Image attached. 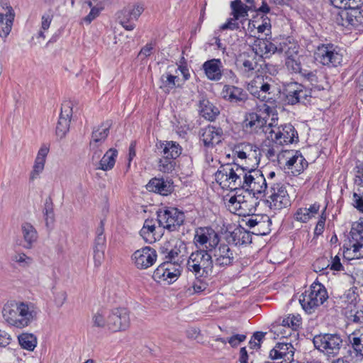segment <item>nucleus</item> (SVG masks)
Here are the masks:
<instances>
[{
    "instance_id": "nucleus-48",
    "label": "nucleus",
    "mask_w": 363,
    "mask_h": 363,
    "mask_svg": "<svg viewBox=\"0 0 363 363\" xmlns=\"http://www.w3.org/2000/svg\"><path fill=\"white\" fill-rule=\"evenodd\" d=\"M236 198L230 197L227 203L229 211L239 216L245 214L248 207H245L243 204L238 203Z\"/></svg>"
},
{
    "instance_id": "nucleus-60",
    "label": "nucleus",
    "mask_w": 363,
    "mask_h": 363,
    "mask_svg": "<svg viewBox=\"0 0 363 363\" xmlns=\"http://www.w3.org/2000/svg\"><path fill=\"white\" fill-rule=\"evenodd\" d=\"M295 218L296 220L306 223L311 218L306 208H298L295 214Z\"/></svg>"
},
{
    "instance_id": "nucleus-13",
    "label": "nucleus",
    "mask_w": 363,
    "mask_h": 363,
    "mask_svg": "<svg viewBox=\"0 0 363 363\" xmlns=\"http://www.w3.org/2000/svg\"><path fill=\"white\" fill-rule=\"evenodd\" d=\"M130 323L129 311L125 308H115L108 315V329L112 332L125 330Z\"/></svg>"
},
{
    "instance_id": "nucleus-51",
    "label": "nucleus",
    "mask_w": 363,
    "mask_h": 363,
    "mask_svg": "<svg viewBox=\"0 0 363 363\" xmlns=\"http://www.w3.org/2000/svg\"><path fill=\"white\" fill-rule=\"evenodd\" d=\"M118 19L119 23L127 30H132L135 28V24L131 23L133 18L123 13V9L118 13Z\"/></svg>"
},
{
    "instance_id": "nucleus-62",
    "label": "nucleus",
    "mask_w": 363,
    "mask_h": 363,
    "mask_svg": "<svg viewBox=\"0 0 363 363\" xmlns=\"http://www.w3.org/2000/svg\"><path fill=\"white\" fill-rule=\"evenodd\" d=\"M53 14L52 11L50 9L48 13H46L42 16L41 29L46 30L49 28L50 23L52 21Z\"/></svg>"
},
{
    "instance_id": "nucleus-15",
    "label": "nucleus",
    "mask_w": 363,
    "mask_h": 363,
    "mask_svg": "<svg viewBox=\"0 0 363 363\" xmlns=\"http://www.w3.org/2000/svg\"><path fill=\"white\" fill-rule=\"evenodd\" d=\"M337 22L346 28L351 26L358 28L363 26V11L360 7L344 9L339 13Z\"/></svg>"
},
{
    "instance_id": "nucleus-11",
    "label": "nucleus",
    "mask_w": 363,
    "mask_h": 363,
    "mask_svg": "<svg viewBox=\"0 0 363 363\" xmlns=\"http://www.w3.org/2000/svg\"><path fill=\"white\" fill-rule=\"evenodd\" d=\"M218 233L210 227H200L196 229L194 243L201 250H209L212 252L219 244Z\"/></svg>"
},
{
    "instance_id": "nucleus-58",
    "label": "nucleus",
    "mask_w": 363,
    "mask_h": 363,
    "mask_svg": "<svg viewBox=\"0 0 363 363\" xmlns=\"http://www.w3.org/2000/svg\"><path fill=\"white\" fill-rule=\"evenodd\" d=\"M298 103L305 104L308 101V98L311 97V91L305 88L302 84H301V87H298Z\"/></svg>"
},
{
    "instance_id": "nucleus-14",
    "label": "nucleus",
    "mask_w": 363,
    "mask_h": 363,
    "mask_svg": "<svg viewBox=\"0 0 363 363\" xmlns=\"http://www.w3.org/2000/svg\"><path fill=\"white\" fill-rule=\"evenodd\" d=\"M240 165L227 164L221 166L215 174L216 181L224 186L229 187L231 189H236V184Z\"/></svg>"
},
{
    "instance_id": "nucleus-3",
    "label": "nucleus",
    "mask_w": 363,
    "mask_h": 363,
    "mask_svg": "<svg viewBox=\"0 0 363 363\" xmlns=\"http://www.w3.org/2000/svg\"><path fill=\"white\" fill-rule=\"evenodd\" d=\"M236 184V189H242L248 191V197L252 199L250 192L255 194L263 195L266 191L269 183L262 174V172L257 168L247 166H240Z\"/></svg>"
},
{
    "instance_id": "nucleus-6",
    "label": "nucleus",
    "mask_w": 363,
    "mask_h": 363,
    "mask_svg": "<svg viewBox=\"0 0 363 363\" xmlns=\"http://www.w3.org/2000/svg\"><path fill=\"white\" fill-rule=\"evenodd\" d=\"M209 250L198 249L193 252L186 263V267L196 277H204L213 267V259Z\"/></svg>"
},
{
    "instance_id": "nucleus-2",
    "label": "nucleus",
    "mask_w": 363,
    "mask_h": 363,
    "mask_svg": "<svg viewBox=\"0 0 363 363\" xmlns=\"http://www.w3.org/2000/svg\"><path fill=\"white\" fill-rule=\"evenodd\" d=\"M39 310L33 303H6L2 311L4 320L11 325L22 328L37 319Z\"/></svg>"
},
{
    "instance_id": "nucleus-46",
    "label": "nucleus",
    "mask_w": 363,
    "mask_h": 363,
    "mask_svg": "<svg viewBox=\"0 0 363 363\" xmlns=\"http://www.w3.org/2000/svg\"><path fill=\"white\" fill-rule=\"evenodd\" d=\"M265 80V77L257 76L247 85V90L255 97L260 96L259 89H261L262 83Z\"/></svg>"
},
{
    "instance_id": "nucleus-42",
    "label": "nucleus",
    "mask_w": 363,
    "mask_h": 363,
    "mask_svg": "<svg viewBox=\"0 0 363 363\" xmlns=\"http://www.w3.org/2000/svg\"><path fill=\"white\" fill-rule=\"evenodd\" d=\"M273 88H274V85L272 77H265V80L264 83H262V88L259 89L260 96L257 98L262 101H269L271 98L267 97V95L271 94Z\"/></svg>"
},
{
    "instance_id": "nucleus-22",
    "label": "nucleus",
    "mask_w": 363,
    "mask_h": 363,
    "mask_svg": "<svg viewBox=\"0 0 363 363\" xmlns=\"http://www.w3.org/2000/svg\"><path fill=\"white\" fill-rule=\"evenodd\" d=\"M72 116V108L69 103L62 104L56 127V135L60 139L65 138L69 130Z\"/></svg>"
},
{
    "instance_id": "nucleus-52",
    "label": "nucleus",
    "mask_w": 363,
    "mask_h": 363,
    "mask_svg": "<svg viewBox=\"0 0 363 363\" xmlns=\"http://www.w3.org/2000/svg\"><path fill=\"white\" fill-rule=\"evenodd\" d=\"M102 145H99V144H95L94 147L89 143L90 151L91 152V162L94 166H96L99 163V159L100 158L103 150L101 148Z\"/></svg>"
},
{
    "instance_id": "nucleus-30",
    "label": "nucleus",
    "mask_w": 363,
    "mask_h": 363,
    "mask_svg": "<svg viewBox=\"0 0 363 363\" xmlns=\"http://www.w3.org/2000/svg\"><path fill=\"white\" fill-rule=\"evenodd\" d=\"M21 232L25 242L24 247L31 249L38 240L37 230L30 223L25 222L21 225Z\"/></svg>"
},
{
    "instance_id": "nucleus-29",
    "label": "nucleus",
    "mask_w": 363,
    "mask_h": 363,
    "mask_svg": "<svg viewBox=\"0 0 363 363\" xmlns=\"http://www.w3.org/2000/svg\"><path fill=\"white\" fill-rule=\"evenodd\" d=\"M110 126L111 124L108 122H106L94 127L89 143H91L94 147L95 144L102 145L109 134Z\"/></svg>"
},
{
    "instance_id": "nucleus-61",
    "label": "nucleus",
    "mask_w": 363,
    "mask_h": 363,
    "mask_svg": "<svg viewBox=\"0 0 363 363\" xmlns=\"http://www.w3.org/2000/svg\"><path fill=\"white\" fill-rule=\"evenodd\" d=\"M88 5L89 7H91V9L89 13L84 18V21L90 23L96 16H99L102 8H98L96 6L92 7V3L91 1L88 2Z\"/></svg>"
},
{
    "instance_id": "nucleus-7",
    "label": "nucleus",
    "mask_w": 363,
    "mask_h": 363,
    "mask_svg": "<svg viewBox=\"0 0 363 363\" xmlns=\"http://www.w3.org/2000/svg\"><path fill=\"white\" fill-rule=\"evenodd\" d=\"M328 297L325 286L320 283L314 282L311 284L309 290L302 294L299 302L303 310L311 314L315 308L322 305Z\"/></svg>"
},
{
    "instance_id": "nucleus-33",
    "label": "nucleus",
    "mask_w": 363,
    "mask_h": 363,
    "mask_svg": "<svg viewBox=\"0 0 363 363\" xmlns=\"http://www.w3.org/2000/svg\"><path fill=\"white\" fill-rule=\"evenodd\" d=\"M13 19L14 13L12 8H9L5 14L0 13V37L6 38L9 34Z\"/></svg>"
},
{
    "instance_id": "nucleus-45",
    "label": "nucleus",
    "mask_w": 363,
    "mask_h": 363,
    "mask_svg": "<svg viewBox=\"0 0 363 363\" xmlns=\"http://www.w3.org/2000/svg\"><path fill=\"white\" fill-rule=\"evenodd\" d=\"M178 77L171 74H163L160 77L161 84L160 86L165 93H169L170 90L175 87V81Z\"/></svg>"
},
{
    "instance_id": "nucleus-35",
    "label": "nucleus",
    "mask_w": 363,
    "mask_h": 363,
    "mask_svg": "<svg viewBox=\"0 0 363 363\" xmlns=\"http://www.w3.org/2000/svg\"><path fill=\"white\" fill-rule=\"evenodd\" d=\"M118 155V151L116 149H109L101 159L98 163V166L96 167L97 169H101L104 171H108L115 165L116 158Z\"/></svg>"
},
{
    "instance_id": "nucleus-19",
    "label": "nucleus",
    "mask_w": 363,
    "mask_h": 363,
    "mask_svg": "<svg viewBox=\"0 0 363 363\" xmlns=\"http://www.w3.org/2000/svg\"><path fill=\"white\" fill-rule=\"evenodd\" d=\"M294 350L291 343L278 342L270 350L269 357L272 360H281L276 363H291L294 360Z\"/></svg>"
},
{
    "instance_id": "nucleus-57",
    "label": "nucleus",
    "mask_w": 363,
    "mask_h": 363,
    "mask_svg": "<svg viewBox=\"0 0 363 363\" xmlns=\"http://www.w3.org/2000/svg\"><path fill=\"white\" fill-rule=\"evenodd\" d=\"M106 238L103 235V229L98 230L97 236L94 240V250H104Z\"/></svg>"
},
{
    "instance_id": "nucleus-31",
    "label": "nucleus",
    "mask_w": 363,
    "mask_h": 363,
    "mask_svg": "<svg viewBox=\"0 0 363 363\" xmlns=\"http://www.w3.org/2000/svg\"><path fill=\"white\" fill-rule=\"evenodd\" d=\"M48 152L49 147L45 145H43L38 150L35 160V164L33 165V171L30 173L31 179H35L36 177L44 169L45 160Z\"/></svg>"
},
{
    "instance_id": "nucleus-9",
    "label": "nucleus",
    "mask_w": 363,
    "mask_h": 363,
    "mask_svg": "<svg viewBox=\"0 0 363 363\" xmlns=\"http://www.w3.org/2000/svg\"><path fill=\"white\" fill-rule=\"evenodd\" d=\"M317 62L328 67H336L342 61V55L333 44L321 45L314 53Z\"/></svg>"
},
{
    "instance_id": "nucleus-47",
    "label": "nucleus",
    "mask_w": 363,
    "mask_h": 363,
    "mask_svg": "<svg viewBox=\"0 0 363 363\" xmlns=\"http://www.w3.org/2000/svg\"><path fill=\"white\" fill-rule=\"evenodd\" d=\"M358 295L354 289H350L341 297L342 301L347 304V308H354L357 307Z\"/></svg>"
},
{
    "instance_id": "nucleus-25",
    "label": "nucleus",
    "mask_w": 363,
    "mask_h": 363,
    "mask_svg": "<svg viewBox=\"0 0 363 363\" xmlns=\"http://www.w3.org/2000/svg\"><path fill=\"white\" fill-rule=\"evenodd\" d=\"M222 94L224 99L238 104L244 103L248 99L247 93L242 88L230 85L223 86Z\"/></svg>"
},
{
    "instance_id": "nucleus-41",
    "label": "nucleus",
    "mask_w": 363,
    "mask_h": 363,
    "mask_svg": "<svg viewBox=\"0 0 363 363\" xmlns=\"http://www.w3.org/2000/svg\"><path fill=\"white\" fill-rule=\"evenodd\" d=\"M301 84L296 82L289 84L286 89V100L289 104L294 105L298 104V89Z\"/></svg>"
},
{
    "instance_id": "nucleus-56",
    "label": "nucleus",
    "mask_w": 363,
    "mask_h": 363,
    "mask_svg": "<svg viewBox=\"0 0 363 363\" xmlns=\"http://www.w3.org/2000/svg\"><path fill=\"white\" fill-rule=\"evenodd\" d=\"M308 166V162L306 160V159L301 155L299 156L298 159L296 162V164L293 167H291V172L294 174H300L303 171V169Z\"/></svg>"
},
{
    "instance_id": "nucleus-1",
    "label": "nucleus",
    "mask_w": 363,
    "mask_h": 363,
    "mask_svg": "<svg viewBox=\"0 0 363 363\" xmlns=\"http://www.w3.org/2000/svg\"><path fill=\"white\" fill-rule=\"evenodd\" d=\"M264 123V119L257 114L253 113L250 116V121L246 123V127L253 128L257 132L258 128H262V132L267 135V138L277 145H288L298 141L297 131L292 125L284 124L276 126L272 123L268 125Z\"/></svg>"
},
{
    "instance_id": "nucleus-32",
    "label": "nucleus",
    "mask_w": 363,
    "mask_h": 363,
    "mask_svg": "<svg viewBox=\"0 0 363 363\" xmlns=\"http://www.w3.org/2000/svg\"><path fill=\"white\" fill-rule=\"evenodd\" d=\"M199 108L202 116L211 121H214L220 113L218 108L206 99L199 101Z\"/></svg>"
},
{
    "instance_id": "nucleus-20",
    "label": "nucleus",
    "mask_w": 363,
    "mask_h": 363,
    "mask_svg": "<svg viewBox=\"0 0 363 363\" xmlns=\"http://www.w3.org/2000/svg\"><path fill=\"white\" fill-rule=\"evenodd\" d=\"M213 250H214L213 264L219 267H224L233 264L235 256L228 245L220 244Z\"/></svg>"
},
{
    "instance_id": "nucleus-44",
    "label": "nucleus",
    "mask_w": 363,
    "mask_h": 363,
    "mask_svg": "<svg viewBox=\"0 0 363 363\" xmlns=\"http://www.w3.org/2000/svg\"><path fill=\"white\" fill-rule=\"evenodd\" d=\"M331 4L340 9L361 7L363 0H330Z\"/></svg>"
},
{
    "instance_id": "nucleus-53",
    "label": "nucleus",
    "mask_w": 363,
    "mask_h": 363,
    "mask_svg": "<svg viewBox=\"0 0 363 363\" xmlns=\"http://www.w3.org/2000/svg\"><path fill=\"white\" fill-rule=\"evenodd\" d=\"M301 324V318L294 315H289L282 320L283 326H288L294 330H296Z\"/></svg>"
},
{
    "instance_id": "nucleus-26",
    "label": "nucleus",
    "mask_w": 363,
    "mask_h": 363,
    "mask_svg": "<svg viewBox=\"0 0 363 363\" xmlns=\"http://www.w3.org/2000/svg\"><path fill=\"white\" fill-rule=\"evenodd\" d=\"M146 189L149 191L160 194L161 195H168L173 191L172 183L164 179L153 178L146 185Z\"/></svg>"
},
{
    "instance_id": "nucleus-40",
    "label": "nucleus",
    "mask_w": 363,
    "mask_h": 363,
    "mask_svg": "<svg viewBox=\"0 0 363 363\" xmlns=\"http://www.w3.org/2000/svg\"><path fill=\"white\" fill-rule=\"evenodd\" d=\"M232 15L235 19L245 18L248 16L247 11L250 6H246L240 0H235L231 2Z\"/></svg>"
},
{
    "instance_id": "nucleus-18",
    "label": "nucleus",
    "mask_w": 363,
    "mask_h": 363,
    "mask_svg": "<svg viewBox=\"0 0 363 363\" xmlns=\"http://www.w3.org/2000/svg\"><path fill=\"white\" fill-rule=\"evenodd\" d=\"M350 234V250H352L353 257L363 258V223H354Z\"/></svg>"
},
{
    "instance_id": "nucleus-39",
    "label": "nucleus",
    "mask_w": 363,
    "mask_h": 363,
    "mask_svg": "<svg viewBox=\"0 0 363 363\" xmlns=\"http://www.w3.org/2000/svg\"><path fill=\"white\" fill-rule=\"evenodd\" d=\"M20 345L25 350L33 351L37 345V338L32 333H22L18 336Z\"/></svg>"
},
{
    "instance_id": "nucleus-34",
    "label": "nucleus",
    "mask_w": 363,
    "mask_h": 363,
    "mask_svg": "<svg viewBox=\"0 0 363 363\" xmlns=\"http://www.w3.org/2000/svg\"><path fill=\"white\" fill-rule=\"evenodd\" d=\"M230 238L235 245L250 244L252 242V233L244 228H238L231 233Z\"/></svg>"
},
{
    "instance_id": "nucleus-27",
    "label": "nucleus",
    "mask_w": 363,
    "mask_h": 363,
    "mask_svg": "<svg viewBox=\"0 0 363 363\" xmlns=\"http://www.w3.org/2000/svg\"><path fill=\"white\" fill-rule=\"evenodd\" d=\"M186 250V246L184 242L179 240H174L172 248L168 250L167 249V255H165L166 262H171L179 264V262L184 261V255Z\"/></svg>"
},
{
    "instance_id": "nucleus-24",
    "label": "nucleus",
    "mask_w": 363,
    "mask_h": 363,
    "mask_svg": "<svg viewBox=\"0 0 363 363\" xmlns=\"http://www.w3.org/2000/svg\"><path fill=\"white\" fill-rule=\"evenodd\" d=\"M240 63L239 69L242 74L246 77H252L257 67L256 54L247 55L244 52L238 60Z\"/></svg>"
},
{
    "instance_id": "nucleus-49",
    "label": "nucleus",
    "mask_w": 363,
    "mask_h": 363,
    "mask_svg": "<svg viewBox=\"0 0 363 363\" xmlns=\"http://www.w3.org/2000/svg\"><path fill=\"white\" fill-rule=\"evenodd\" d=\"M12 260L17 263L19 267L23 268L30 267L33 262V258L26 255L23 252H16L12 257Z\"/></svg>"
},
{
    "instance_id": "nucleus-59",
    "label": "nucleus",
    "mask_w": 363,
    "mask_h": 363,
    "mask_svg": "<svg viewBox=\"0 0 363 363\" xmlns=\"http://www.w3.org/2000/svg\"><path fill=\"white\" fill-rule=\"evenodd\" d=\"M67 298V292L64 290L54 292V301L57 307H61L65 303Z\"/></svg>"
},
{
    "instance_id": "nucleus-50",
    "label": "nucleus",
    "mask_w": 363,
    "mask_h": 363,
    "mask_svg": "<svg viewBox=\"0 0 363 363\" xmlns=\"http://www.w3.org/2000/svg\"><path fill=\"white\" fill-rule=\"evenodd\" d=\"M44 216L45 220L46 225L48 226L50 223H52L54 221V212H53V204L51 198L46 199L45 201L44 207Z\"/></svg>"
},
{
    "instance_id": "nucleus-28",
    "label": "nucleus",
    "mask_w": 363,
    "mask_h": 363,
    "mask_svg": "<svg viewBox=\"0 0 363 363\" xmlns=\"http://www.w3.org/2000/svg\"><path fill=\"white\" fill-rule=\"evenodd\" d=\"M222 63L219 59L207 60L203 65V69L207 78L213 81H218L221 79Z\"/></svg>"
},
{
    "instance_id": "nucleus-64",
    "label": "nucleus",
    "mask_w": 363,
    "mask_h": 363,
    "mask_svg": "<svg viewBox=\"0 0 363 363\" xmlns=\"http://www.w3.org/2000/svg\"><path fill=\"white\" fill-rule=\"evenodd\" d=\"M246 339L245 335L237 334L230 337L228 342L232 347L238 346L240 342H243Z\"/></svg>"
},
{
    "instance_id": "nucleus-36",
    "label": "nucleus",
    "mask_w": 363,
    "mask_h": 363,
    "mask_svg": "<svg viewBox=\"0 0 363 363\" xmlns=\"http://www.w3.org/2000/svg\"><path fill=\"white\" fill-rule=\"evenodd\" d=\"M255 46L257 47L256 53L259 52L262 55H265L266 57L274 54L276 52H282L281 48H278L274 43L266 39L257 40Z\"/></svg>"
},
{
    "instance_id": "nucleus-12",
    "label": "nucleus",
    "mask_w": 363,
    "mask_h": 363,
    "mask_svg": "<svg viewBox=\"0 0 363 363\" xmlns=\"http://www.w3.org/2000/svg\"><path fill=\"white\" fill-rule=\"evenodd\" d=\"M180 265L171 262L161 264L153 272L152 279L159 283L170 284L180 276Z\"/></svg>"
},
{
    "instance_id": "nucleus-55",
    "label": "nucleus",
    "mask_w": 363,
    "mask_h": 363,
    "mask_svg": "<svg viewBox=\"0 0 363 363\" xmlns=\"http://www.w3.org/2000/svg\"><path fill=\"white\" fill-rule=\"evenodd\" d=\"M286 67L288 69V70L294 72L298 73V71L301 70V62L298 60H296L293 57H289L286 60Z\"/></svg>"
},
{
    "instance_id": "nucleus-10",
    "label": "nucleus",
    "mask_w": 363,
    "mask_h": 363,
    "mask_svg": "<svg viewBox=\"0 0 363 363\" xmlns=\"http://www.w3.org/2000/svg\"><path fill=\"white\" fill-rule=\"evenodd\" d=\"M160 226L169 231H174L180 227L185 219L184 213L176 208H167L157 212Z\"/></svg>"
},
{
    "instance_id": "nucleus-43",
    "label": "nucleus",
    "mask_w": 363,
    "mask_h": 363,
    "mask_svg": "<svg viewBox=\"0 0 363 363\" xmlns=\"http://www.w3.org/2000/svg\"><path fill=\"white\" fill-rule=\"evenodd\" d=\"M346 317L350 322L363 325V306H357L345 312Z\"/></svg>"
},
{
    "instance_id": "nucleus-38",
    "label": "nucleus",
    "mask_w": 363,
    "mask_h": 363,
    "mask_svg": "<svg viewBox=\"0 0 363 363\" xmlns=\"http://www.w3.org/2000/svg\"><path fill=\"white\" fill-rule=\"evenodd\" d=\"M108 315L107 311L104 308L97 310L92 315L93 326L99 328H108Z\"/></svg>"
},
{
    "instance_id": "nucleus-23",
    "label": "nucleus",
    "mask_w": 363,
    "mask_h": 363,
    "mask_svg": "<svg viewBox=\"0 0 363 363\" xmlns=\"http://www.w3.org/2000/svg\"><path fill=\"white\" fill-rule=\"evenodd\" d=\"M234 153L240 159L254 160L255 164L258 165L260 160V150L250 143H242L237 145Z\"/></svg>"
},
{
    "instance_id": "nucleus-16",
    "label": "nucleus",
    "mask_w": 363,
    "mask_h": 363,
    "mask_svg": "<svg viewBox=\"0 0 363 363\" xmlns=\"http://www.w3.org/2000/svg\"><path fill=\"white\" fill-rule=\"evenodd\" d=\"M157 257L156 250L147 246L136 250L132 255V260L138 269H145L155 264Z\"/></svg>"
},
{
    "instance_id": "nucleus-4",
    "label": "nucleus",
    "mask_w": 363,
    "mask_h": 363,
    "mask_svg": "<svg viewBox=\"0 0 363 363\" xmlns=\"http://www.w3.org/2000/svg\"><path fill=\"white\" fill-rule=\"evenodd\" d=\"M263 196L266 197V204L272 210H281L290 206V199L285 184L279 182H269Z\"/></svg>"
},
{
    "instance_id": "nucleus-63",
    "label": "nucleus",
    "mask_w": 363,
    "mask_h": 363,
    "mask_svg": "<svg viewBox=\"0 0 363 363\" xmlns=\"http://www.w3.org/2000/svg\"><path fill=\"white\" fill-rule=\"evenodd\" d=\"M353 206L360 212L363 213V195L353 194Z\"/></svg>"
},
{
    "instance_id": "nucleus-8",
    "label": "nucleus",
    "mask_w": 363,
    "mask_h": 363,
    "mask_svg": "<svg viewBox=\"0 0 363 363\" xmlns=\"http://www.w3.org/2000/svg\"><path fill=\"white\" fill-rule=\"evenodd\" d=\"M161 150L162 158L159 160L158 169L164 173L172 172L175 166L174 160L181 155L182 149L175 142L160 143L157 146Z\"/></svg>"
},
{
    "instance_id": "nucleus-54",
    "label": "nucleus",
    "mask_w": 363,
    "mask_h": 363,
    "mask_svg": "<svg viewBox=\"0 0 363 363\" xmlns=\"http://www.w3.org/2000/svg\"><path fill=\"white\" fill-rule=\"evenodd\" d=\"M143 11V7L140 5L133 6L132 8H124L123 13L125 15H129L134 20H137Z\"/></svg>"
},
{
    "instance_id": "nucleus-5",
    "label": "nucleus",
    "mask_w": 363,
    "mask_h": 363,
    "mask_svg": "<svg viewBox=\"0 0 363 363\" xmlns=\"http://www.w3.org/2000/svg\"><path fill=\"white\" fill-rule=\"evenodd\" d=\"M313 343L325 356L333 358L339 354L343 340L338 333H324L315 335Z\"/></svg>"
},
{
    "instance_id": "nucleus-37",
    "label": "nucleus",
    "mask_w": 363,
    "mask_h": 363,
    "mask_svg": "<svg viewBox=\"0 0 363 363\" xmlns=\"http://www.w3.org/2000/svg\"><path fill=\"white\" fill-rule=\"evenodd\" d=\"M348 341L356 354L363 356V330H356L350 334Z\"/></svg>"
},
{
    "instance_id": "nucleus-17",
    "label": "nucleus",
    "mask_w": 363,
    "mask_h": 363,
    "mask_svg": "<svg viewBox=\"0 0 363 363\" xmlns=\"http://www.w3.org/2000/svg\"><path fill=\"white\" fill-rule=\"evenodd\" d=\"M271 219L267 215H255L245 220V225L251 229L252 234L266 235L271 231Z\"/></svg>"
},
{
    "instance_id": "nucleus-21",
    "label": "nucleus",
    "mask_w": 363,
    "mask_h": 363,
    "mask_svg": "<svg viewBox=\"0 0 363 363\" xmlns=\"http://www.w3.org/2000/svg\"><path fill=\"white\" fill-rule=\"evenodd\" d=\"M223 130L220 127L208 125L201 129L200 140L206 147H213L219 144L223 138Z\"/></svg>"
}]
</instances>
